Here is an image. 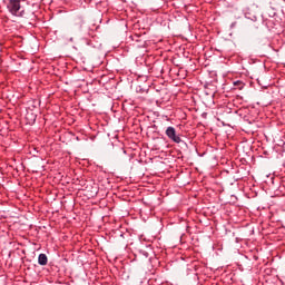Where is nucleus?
<instances>
[{"label":"nucleus","instance_id":"f03ea898","mask_svg":"<svg viewBox=\"0 0 285 285\" xmlns=\"http://www.w3.org/2000/svg\"><path fill=\"white\" fill-rule=\"evenodd\" d=\"M165 132L168 139L174 141V144H181V137L177 135V130L175 129V127H167Z\"/></svg>","mask_w":285,"mask_h":285},{"label":"nucleus","instance_id":"f257e3e1","mask_svg":"<svg viewBox=\"0 0 285 285\" xmlns=\"http://www.w3.org/2000/svg\"><path fill=\"white\" fill-rule=\"evenodd\" d=\"M8 12L13 17H23L26 14V10L21 7L20 0H4Z\"/></svg>","mask_w":285,"mask_h":285},{"label":"nucleus","instance_id":"7ed1b4c3","mask_svg":"<svg viewBox=\"0 0 285 285\" xmlns=\"http://www.w3.org/2000/svg\"><path fill=\"white\" fill-rule=\"evenodd\" d=\"M38 264L40 266H46L48 264V256L46 254H40L38 256Z\"/></svg>","mask_w":285,"mask_h":285},{"label":"nucleus","instance_id":"39448f33","mask_svg":"<svg viewBox=\"0 0 285 285\" xmlns=\"http://www.w3.org/2000/svg\"><path fill=\"white\" fill-rule=\"evenodd\" d=\"M19 1L21 2V1H26V0H19Z\"/></svg>","mask_w":285,"mask_h":285},{"label":"nucleus","instance_id":"20e7f679","mask_svg":"<svg viewBox=\"0 0 285 285\" xmlns=\"http://www.w3.org/2000/svg\"><path fill=\"white\" fill-rule=\"evenodd\" d=\"M233 86L235 87V90H244L246 83H244L242 80H236L233 82Z\"/></svg>","mask_w":285,"mask_h":285}]
</instances>
